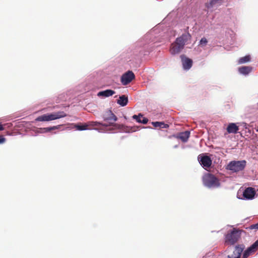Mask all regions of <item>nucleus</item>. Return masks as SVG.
<instances>
[{
    "instance_id": "bb28decb",
    "label": "nucleus",
    "mask_w": 258,
    "mask_h": 258,
    "mask_svg": "<svg viewBox=\"0 0 258 258\" xmlns=\"http://www.w3.org/2000/svg\"><path fill=\"white\" fill-rule=\"evenodd\" d=\"M248 228L249 229H255V230H258V223L255 224L250 225Z\"/></svg>"
},
{
    "instance_id": "4468645a",
    "label": "nucleus",
    "mask_w": 258,
    "mask_h": 258,
    "mask_svg": "<svg viewBox=\"0 0 258 258\" xmlns=\"http://www.w3.org/2000/svg\"><path fill=\"white\" fill-rule=\"evenodd\" d=\"M189 136L190 132L189 131H185L184 132L180 133L177 135H173V137L176 139H180L182 142L185 143L188 141Z\"/></svg>"
},
{
    "instance_id": "4be33fe9",
    "label": "nucleus",
    "mask_w": 258,
    "mask_h": 258,
    "mask_svg": "<svg viewBox=\"0 0 258 258\" xmlns=\"http://www.w3.org/2000/svg\"><path fill=\"white\" fill-rule=\"evenodd\" d=\"M251 57L249 55H247L244 57H242L239 58L238 63L240 64L248 62L250 60Z\"/></svg>"
},
{
    "instance_id": "5701e85b",
    "label": "nucleus",
    "mask_w": 258,
    "mask_h": 258,
    "mask_svg": "<svg viewBox=\"0 0 258 258\" xmlns=\"http://www.w3.org/2000/svg\"><path fill=\"white\" fill-rule=\"evenodd\" d=\"M61 126V125H58L53 126L52 127H45L42 129L43 130V132H49L51 131H53V130H54L56 129H58L60 128V127Z\"/></svg>"
},
{
    "instance_id": "9b49d317",
    "label": "nucleus",
    "mask_w": 258,
    "mask_h": 258,
    "mask_svg": "<svg viewBox=\"0 0 258 258\" xmlns=\"http://www.w3.org/2000/svg\"><path fill=\"white\" fill-rule=\"evenodd\" d=\"M255 194V190L254 188L248 187L244 190L243 196L245 199L251 200L254 198Z\"/></svg>"
},
{
    "instance_id": "6ab92c4d",
    "label": "nucleus",
    "mask_w": 258,
    "mask_h": 258,
    "mask_svg": "<svg viewBox=\"0 0 258 258\" xmlns=\"http://www.w3.org/2000/svg\"><path fill=\"white\" fill-rule=\"evenodd\" d=\"M117 103L121 106H125L128 103V98L125 95L119 96L117 101Z\"/></svg>"
},
{
    "instance_id": "c85d7f7f",
    "label": "nucleus",
    "mask_w": 258,
    "mask_h": 258,
    "mask_svg": "<svg viewBox=\"0 0 258 258\" xmlns=\"http://www.w3.org/2000/svg\"><path fill=\"white\" fill-rule=\"evenodd\" d=\"M4 128L3 127V125L2 124H0V131H3L4 130Z\"/></svg>"
},
{
    "instance_id": "b1692460",
    "label": "nucleus",
    "mask_w": 258,
    "mask_h": 258,
    "mask_svg": "<svg viewBox=\"0 0 258 258\" xmlns=\"http://www.w3.org/2000/svg\"><path fill=\"white\" fill-rule=\"evenodd\" d=\"M218 3L217 0H211L209 3L206 4V7L208 9H210L213 7Z\"/></svg>"
},
{
    "instance_id": "dca6fc26",
    "label": "nucleus",
    "mask_w": 258,
    "mask_h": 258,
    "mask_svg": "<svg viewBox=\"0 0 258 258\" xmlns=\"http://www.w3.org/2000/svg\"><path fill=\"white\" fill-rule=\"evenodd\" d=\"M239 130V127L234 123H230L227 127V131L229 134H236Z\"/></svg>"
},
{
    "instance_id": "f257e3e1",
    "label": "nucleus",
    "mask_w": 258,
    "mask_h": 258,
    "mask_svg": "<svg viewBox=\"0 0 258 258\" xmlns=\"http://www.w3.org/2000/svg\"><path fill=\"white\" fill-rule=\"evenodd\" d=\"M242 230L233 228L231 231L228 232L225 237V244L232 245L237 242L241 237Z\"/></svg>"
},
{
    "instance_id": "412c9836",
    "label": "nucleus",
    "mask_w": 258,
    "mask_h": 258,
    "mask_svg": "<svg viewBox=\"0 0 258 258\" xmlns=\"http://www.w3.org/2000/svg\"><path fill=\"white\" fill-rule=\"evenodd\" d=\"M152 124L155 127H160V128H168L169 127V125L168 124L165 123L164 122H159V121H155L152 122Z\"/></svg>"
},
{
    "instance_id": "a211bd4d",
    "label": "nucleus",
    "mask_w": 258,
    "mask_h": 258,
    "mask_svg": "<svg viewBox=\"0 0 258 258\" xmlns=\"http://www.w3.org/2000/svg\"><path fill=\"white\" fill-rule=\"evenodd\" d=\"M115 93V91L112 90L107 89L104 91H100L98 92L97 95L98 96H103L105 97H108L111 96Z\"/></svg>"
},
{
    "instance_id": "423d86ee",
    "label": "nucleus",
    "mask_w": 258,
    "mask_h": 258,
    "mask_svg": "<svg viewBox=\"0 0 258 258\" xmlns=\"http://www.w3.org/2000/svg\"><path fill=\"white\" fill-rule=\"evenodd\" d=\"M103 119L104 121H107L109 122V124L106 123L107 126H111V125H116V124H114V122L117 120V117L112 113L111 110H109L106 112L105 114L103 115Z\"/></svg>"
},
{
    "instance_id": "f03ea898",
    "label": "nucleus",
    "mask_w": 258,
    "mask_h": 258,
    "mask_svg": "<svg viewBox=\"0 0 258 258\" xmlns=\"http://www.w3.org/2000/svg\"><path fill=\"white\" fill-rule=\"evenodd\" d=\"M204 185L208 188H215L220 186L219 180L211 173H206L202 178Z\"/></svg>"
},
{
    "instance_id": "f8f14e48",
    "label": "nucleus",
    "mask_w": 258,
    "mask_h": 258,
    "mask_svg": "<svg viewBox=\"0 0 258 258\" xmlns=\"http://www.w3.org/2000/svg\"><path fill=\"white\" fill-rule=\"evenodd\" d=\"M244 248V245L243 244H239L235 247V250L233 254L228 255V258H240L241 253Z\"/></svg>"
},
{
    "instance_id": "aec40b11",
    "label": "nucleus",
    "mask_w": 258,
    "mask_h": 258,
    "mask_svg": "<svg viewBox=\"0 0 258 258\" xmlns=\"http://www.w3.org/2000/svg\"><path fill=\"white\" fill-rule=\"evenodd\" d=\"M252 70V68L249 66H244L239 68L238 71L240 73L243 75H247Z\"/></svg>"
},
{
    "instance_id": "f3484780",
    "label": "nucleus",
    "mask_w": 258,
    "mask_h": 258,
    "mask_svg": "<svg viewBox=\"0 0 258 258\" xmlns=\"http://www.w3.org/2000/svg\"><path fill=\"white\" fill-rule=\"evenodd\" d=\"M133 118L135 119L138 122L143 124H146L148 121V119L143 117L141 113H139L138 115H134Z\"/></svg>"
},
{
    "instance_id": "393cba45",
    "label": "nucleus",
    "mask_w": 258,
    "mask_h": 258,
    "mask_svg": "<svg viewBox=\"0 0 258 258\" xmlns=\"http://www.w3.org/2000/svg\"><path fill=\"white\" fill-rule=\"evenodd\" d=\"M76 128L77 130H78L79 131H83V130H88V129H90V127H88L87 123L83 125H78L76 126Z\"/></svg>"
},
{
    "instance_id": "a878e982",
    "label": "nucleus",
    "mask_w": 258,
    "mask_h": 258,
    "mask_svg": "<svg viewBox=\"0 0 258 258\" xmlns=\"http://www.w3.org/2000/svg\"><path fill=\"white\" fill-rule=\"evenodd\" d=\"M207 42L208 41L207 39L205 37H203L200 40V45H201L202 46H205L207 44Z\"/></svg>"
},
{
    "instance_id": "cd10ccee",
    "label": "nucleus",
    "mask_w": 258,
    "mask_h": 258,
    "mask_svg": "<svg viewBox=\"0 0 258 258\" xmlns=\"http://www.w3.org/2000/svg\"><path fill=\"white\" fill-rule=\"evenodd\" d=\"M6 139L3 136H0V144L3 143L5 142Z\"/></svg>"
},
{
    "instance_id": "20e7f679",
    "label": "nucleus",
    "mask_w": 258,
    "mask_h": 258,
    "mask_svg": "<svg viewBox=\"0 0 258 258\" xmlns=\"http://www.w3.org/2000/svg\"><path fill=\"white\" fill-rule=\"evenodd\" d=\"M246 164L245 160L232 161L227 165V169L234 172L243 170Z\"/></svg>"
},
{
    "instance_id": "7c9ffc66",
    "label": "nucleus",
    "mask_w": 258,
    "mask_h": 258,
    "mask_svg": "<svg viewBox=\"0 0 258 258\" xmlns=\"http://www.w3.org/2000/svg\"><path fill=\"white\" fill-rule=\"evenodd\" d=\"M256 241H258V239Z\"/></svg>"
},
{
    "instance_id": "2eb2a0df",
    "label": "nucleus",
    "mask_w": 258,
    "mask_h": 258,
    "mask_svg": "<svg viewBox=\"0 0 258 258\" xmlns=\"http://www.w3.org/2000/svg\"><path fill=\"white\" fill-rule=\"evenodd\" d=\"M183 67L185 70L189 69L192 64V61L191 59L186 57L183 55H181Z\"/></svg>"
},
{
    "instance_id": "7ed1b4c3",
    "label": "nucleus",
    "mask_w": 258,
    "mask_h": 258,
    "mask_svg": "<svg viewBox=\"0 0 258 258\" xmlns=\"http://www.w3.org/2000/svg\"><path fill=\"white\" fill-rule=\"evenodd\" d=\"M67 116L64 111H58L50 114H45L37 117L35 120L37 121H49Z\"/></svg>"
},
{
    "instance_id": "6e6552de",
    "label": "nucleus",
    "mask_w": 258,
    "mask_h": 258,
    "mask_svg": "<svg viewBox=\"0 0 258 258\" xmlns=\"http://www.w3.org/2000/svg\"><path fill=\"white\" fill-rule=\"evenodd\" d=\"M135 78L133 72L128 71L124 73L121 78V82L123 85H126L131 83Z\"/></svg>"
},
{
    "instance_id": "39448f33",
    "label": "nucleus",
    "mask_w": 258,
    "mask_h": 258,
    "mask_svg": "<svg viewBox=\"0 0 258 258\" xmlns=\"http://www.w3.org/2000/svg\"><path fill=\"white\" fill-rule=\"evenodd\" d=\"M188 27H187L186 30H187ZM191 39V36L188 32V31H186V32L182 34L180 36L177 37L175 40L177 43H179L182 46L184 47V45L190 43V41Z\"/></svg>"
},
{
    "instance_id": "0eeeda50",
    "label": "nucleus",
    "mask_w": 258,
    "mask_h": 258,
    "mask_svg": "<svg viewBox=\"0 0 258 258\" xmlns=\"http://www.w3.org/2000/svg\"><path fill=\"white\" fill-rule=\"evenodd\" d=\"M257 249L258 241H256L244 251L242 258H248L250 255L253 254Z\"/></svg>"
},
{
    "instance_id": "ddd939ff",
    "label": "nucleus",
    "mask_w": 258,
    "mask_h": 258,
    "mask_svg": "<svg viewBox=\"0 0 258 258\" xmlns=\"http://www.w3.org/2000/svg\"><path fill=\"white\" fill-rule=\"evenodd\" d=\"M88 127H90V129L92 127L94 129L103 128L107 127V125L106 123L103 124L98 121H88L87 122Z\"/></svg>"
},
{
    "instance_id": "c756f323",
    "label": "nucleus",
    "mask_w": 258,
    "mask_h": 258,
    "mask_svg": "<svg viewBox=\"0 0 258 258\" xmlns=\"http://www.w3.org/2000/svg\"><path fill=\"white\" fill-rule=\"evenodd\" d=\"M256 132H258V126H257V128H256Z\"/></svg>"
},
{
    "instance_id": "9d476101",
    "label": "nucleus",
    "mask_w": 258,
    "mask_h": 258,
    "mask_svg": "<svg viewBox=\"0 0 258 258\" xmlns=\"http://www.w3.org/2000/svg\"><path fill=\"white\" fill-rule=\"evenodd\" d=\"M183 48L184 47L179 43H177L175 40L171 44L169 51L172 55H175L180 53Z\"/></svg>"
},
{
    "instance_id": "1a4fd4ad",
    "label": "nucleus",
    "mask_w": 258,
    "mask_h": 258,
    "mask_svg": "<svg viewBox=\"0 0 258 258\" xmlns=\"http://www.w3.org/2000/svg\"><path fill=\"white\" fill-rule=\"evenodd\" d=\"M198 160L203 167L205 168L210 167L212 165V160L211 158L208 156H202L200 155L198 156Z\"/></svg>"
}]
</instances>
